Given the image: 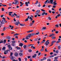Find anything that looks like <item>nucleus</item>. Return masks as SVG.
<instances>
[{"instance_id":"1","label":"nucleus","mask_w":61,"mask_h":61,"mask_svg":"<svg viewBox=\"0 0 61 61\" xmlns=\"http://www.w3.org/2000/svg\"><path fill=\"white\" fill-rule=\"evenodd\" d=\"M40 10H37L36 13V15H38L39 14V13H40Z\"/></svg>"},{"instance_id":"2","label":"nucleus","mask_w":61,"mask_h":61,"mask_svg":"<svg viewBox=\"0 0 61 61\" xmlns=\"http://www.w3.org/2000/svg\"><path fill=\"white\" fill-rule=\"evenodd\" d=\"M41 40V38H37L34 40L35 41H39Z\"/></svg>"},{"instance_id":"3","label":"nucleus","mask_w":61,"mask_h":61,"mask_svg":"<svg viewBox=\"0 0 61 61\" xmlns=\"http://www.w3.org/2000/svg\"><path fill=\"white\" fill-rule=\"evenodd\" d=\"M49 40H47L45 43V44H46V46H48V44L50 43L49 42Z\"/></svg>"},{"instance_id":"4","label":"nucleus","mask_w":61,"mask_h":61,"mask_svg":"<svg viewBox=\"0 0 61 61\" xmlns=\"http://www.w3.org/2000/svg\"><path fill=\"white\" fill-rule=\"evenodd\" d=\"M15 16H17V15L15 13H14L13 14L11 15V16L12 17H14V16H15Z\"/></svg>"},{"instance_id":"5","label":"nucleus","mask_w":61,"mask_h":61,"mask_svg":"<svg viewBox=\"0 0 61 61\" xmlns=\"http://www.w3.org/2000/svg\"><path fill=\"white\" fill-rule=\"evenodd\" d=\"M30 17V16H28L27 18L25 20V21L26 22V21H27L28 20V19H29Z\"/></svg>"},{"instance_id":"6","label":"nucleus","mask_w":61,"mask_h":61,"mask_svg":"<svg viewBox=\"0 0 61 61\" xmlns=\"http://www.w3.org/2000/svg\"><path fill=\"white\" fill-rule=\"evenodd\" d=\"M0 22L1 24H5V21H4V20H2L1 21V20H0Z\"/></svg>"},{"instance_id":"7","label":"nucleus","mask_w":61,"mask_h":61,"mask_svg":"<svg viewBox=\"0 0 61 61\" xmlns=\"http://www.w3.org/2000/svg\"><path fill=\"white\" fill-rule=\"evenodd\" d=\"M34 31V30H29L28 31H27V33H31V32H32Z\"/></svg>"},{"instance_id":"8","label":"nucleus","mask_w":61,"mask_h":61,"mask_svg":"<svg viewBox=\"0 0 61 61\" xmlns=\"http://www.w3.org/2000/svg\"><path fill=\"white\" fill-rule=\"evenodd\" d=\"M19 24H20V22L19 21L15 23V25H19Z\"/></svg>"},{"instance_id":"9","label":"nucleus","mask_w":61,"mask_h":61,"mask_svg":"<svg viewBox=\"0 0 61 61\" xmlns=\"http://www.w3.org/2000/svg\"><path fill=\"white\" fill-rule=\"evenodd\" d=\"M45 15H47V13H46L45 12H44L42 13V15H45Z\"/></svg>"},{"instance_id":"10","label":"nucleus","mask_w":61,"mask_h":61,"mask_svg":"<svg viewBox=\"0 0 61 61\" xmlns=\"http://www.w3.org/2000/svg\"><path fill=\"white\" fill-rule=\"evenodd\" d=\"M31 48H33V49H35L36 48L34 46V45H31Z\"/></svg>"},{"instance_id":"11","label":"nucleus","mask_w":61,"mask_h":61,"mask_svg":"<svg viewBox=\"0 0 61 61\" xmlns=\"http://www.w3.org/2000/svg\"><path fill=\"white\" fill-rule=\"evenodd\" d=\"M56 41H53L51 42V44H53H53L54 43H55V42H56Z\"/></svg>"},{"instance_id":"12","label":"nucleus","mask_w":61,"mask_h":61,"mask_svg":"<svg viewBox=\"0 0 61 61\" xmlns=\"http://www.w3.org/2000/svg\"><path fill=\"white\" fill-rule=\"evenodd\" d=\"M18 55V53H17V52H15L14 54L15 56H17Z\"/></svg>"},{"instance_id":"13","label":"nucleus","mask_w":61,"mask_h":61,"mask_svg":"<svg viewBox=\"0 0 61 61\" xmlns=\"http://www.w3.org/2000/svg\"><path fill=\"white\" fill-rule=\"evenodd\" d=\"M9 26L10 27V28H11H11L10 29H11V30H12V29H13V28H14V26H12L10 25Z\"/></svg>"},{"instance_id":"14","label":"nucleus","mask_w":61,"mask_h":61,"mask_svg":"<svg viewBox=\"0 0 61 61\" xmlns=\"http://www.w3.org/2000/svg\"><path fill=\"white\" fill-rule=\"evenodd\" d=\"M55 36V34H51L50 35L49 37H51L52 36Z\"/></svg>"},{"instance_id":"15","label":"nucleus","mask_w":61,"mask_h":61,"mask_svg":"<svg viewBox=\"0 0 61 61\" xmlns=\"http://www.w3.org/2000/svg\"><path fill=\"white\" fill-rule=\"evenodd\" d=\"M53 0H50V3H51L50 4H53Z\"/></svg>"},{"instance_id":"16","label":"nucleus","mask_w":61,"mask_h":61,"mask_svg":"<svg viewBox=\"0 0 61 61\" xmlns=\"http://www.w3.org/2000/svg\"><path fill=\"white\" fill-rule=\"evenodd\" d=\"M19 3L18 2H15V5H17L19 4Z\"/></svg>"},{"instance_id":"17","label":"nucleus","mask_w":61,"mask_h":61,"mask_svg":"<svg viewBox=\"0 0 61 61\" xmlns=\"http://www.w3.org/2000/svg\"><path fill=\"white\" fill-rule=\"evenodd\" d=\"M10 37L9 36H7L6 37V39H9L10 40Z\"/></svg>"},{"instance_id":"18","label":"nucleus","mask_w":61,"mask_h":61,"mask_svg":"<svg viewBox=\"0 0 61 61\" xmlns=\"http://www.w3.org/2000/svg\"><path fill=\"white\" fill-rule=\"evenodd\" d=\"M36 54H35L34 55V56H32V58H35V57H36Z\"/></svg>"},{"instance_id":"19","label":"nucleus","mask_w":61,"mask_h":61,"mask_svg":"<svg viewBox=\"0 0 61 61\" xmlns=\"http://www.w3.org/2000/svg\"><path fill=\"white\" fill-rule=\"evenodd\" d=\"M43 29L45 30L46 29V27H43L41 29V30H43Z\"/></svg>"},{"instance_id":"20","label":"nucleus","mask_w":61,"mask_h":61,"mask_svg":"<svg viewBox=\"0 0 61 61\" xmlns=\"http://www.w3.org/2000/svg\"><path fill=\"white\" fill-rule=\"evenodd\" d=\"M12 13H13V12H9V15L10 16H11V15H12V14H12Z\"/></svg>"},{"instance_id":"21","label":"nucleus","mask_w":61,"mask_h":61,"mask_svg":"<svg viewBox=\"0 0 61 61\" xmlns=\"http://www.w3.org/2000/svg\"><path fill=\"white\" fill-rule=\"evenodd\" d=\"M11 45L13 46H15V44H14V43H12L11 44Z\"/></svg>"},{"instance_id":"22","label":"nucleus","mask_w":61,"mask_h":61,"mask_svg":"<svg viewBox=\"0 0 61 61\" xmlns=\"http://www.w3.org/2000/svg\"><path fill=\"white\" fill-rule=\"evenodd\" d=\"M19 45H20V46H21V47L22 46H23V43H20Z\"/></svg>"},{"instance_id":"23","label":"nucleus","mask_w":61,"mask_h":61,"mask_svg":"<svg viewBox=\"0 0 61 61\" xmlns=\"http://www.w3.org/2000/svg\"><path fill=\"white\" fill-rule=\"evenodd\" d=\"M26 5V6H28V3H27V2H25V4Z\"/></svg>"},{"instance_id":"24","label":"nucleus","mask_w":61,"mask_h":61,"mask_svg":"<svg viewBox=\"0 0 61 61\" xmlns=\"http://www.w3.org/2000/svg\"><path fill=\"white\" fill-rule=\"evenodd\" d=\"M28 36L29 37V38H30V37H31V34H29Z\"/></svg>"},{"instance_id":"25","label":"nucleus","mask_w":61,"mask_h":61,"mask_svg":"<svg viewBox=\"0 0 61 61\" xmlns=\"http://www.w3.org/2000/svg\"><path fill=\"white\" fill-rule=\"evenodd\" d=\"M29 37H28V36H26V37L25 38V39H29Z\"/></svg>"},{"instance_id":"26","label":"nucleus","mask_w":61,"mask_h":61,"mask_svg":"<svg viewBox=\"0 0 61 61\" xmlns=\"http://www.w3.org/2000/svg\"><path fill=\"white\" fill-rule=\"evenodd\" d=\"M30 35H31V36H33L34 35H36V34L35 33H32V34H31Z\"/></svg>"},{"instance_id":"27","label":"nucleus","mask_w":61,"mask_h":61,"mask_svg":"<svg viewBox=\"0 0 61 61\" xmlns=\"http://www.w3.org/2000/svg\"><path fill=\"white\" fill-rule=\"evenodd\" d=\"M57 5V3L55 2H53V5Z\"/></svg>"},{"instance_id":"28","label":"nucleus","mask_w":61,"mask_h":61,"mask_svg":"<svg viewBox=\"0 0 61 61\" xmlns=\"http://www.w3.org/2000/svg\"><path fill=\"white\" fill-rule=\"evenodd\" d=\"M20 25H21V26H24V25H25V24H20Z\"/></svg>"},{"instance_id":"29","label":"nucleus","mask_w":61,"mask_h":61,"mask_svg":"<svg viewBox=\"0 0 61 61\" xmlns=\"http://www.w3.org/2000/svg\"><path fill=\"white\" fill-rule=\"evenodd\" d=\"M5 47H3L2 50H5Z\"/></svg>"},{"instance_id":"30","label":"nucleus","mask_w":61,"mask_h":61,"mask_svg":"<svg viewBox=\"0 0 61 61\" xmlns=\"http://www.w3.org/2000/svg\"><path fill=\"white\" fill-rule=\"evenodd\" d=\"M14 57L13 56H11V57L10 59H11V60H13L14 59Z\"/></svg>"},{"instance_id":"31","label":"nucleus","mask_w":61,"mask_h":61,"mask_svg":"<svg viewBox=\"0 0 61 61\" xmlns=\"http://www.w3.org/2000/svg\"><path fill=\"white\" fill-rule=\"evenodd\" d=\"M52 38V39H55V38H56V37L54 36H53L52 37H51Z\"/></svg>"},{"instance_id":"32","label":"nucleus","mask_w":61,"mask_h":61,"mask_svg":"<svg viewBox=\"0 0 61 61\" xmlns=\"http://www.w3.org/2000/svg\"><path fill=\"white\" fill-rule=\"evenodd\" d=\"M33 24L32 23H30V25H29L30 26H32V25H33Z\"/></svg>"},{"instance_id":"33","label":"nucleus","mask_w":61,"mask_h":61,"mask_svg":"<svg viewBox=\"0 0 61 61\" xmlns=\"http://www.w3.org/2000/svg\"><path fill=\"white\" fill-rule=\"evenodd\" d=\"M16 48H17V49H21L20 47H19L18 46L16 47Z\"/></svg>"},{"instance_id":"34","label":"nucleus","mask_w":61,"mask_h":61,"mask_svg":"<svg viewBox=\"0 0 61 61\" xmlns=\"http://www.w3.org/2000/svg\"><path fill=\"white\" fill-rule=\"evenodd\" d=\"M29 19H30V21H32L33 20V18L32 17H30L29 18Z\"/></svg>"},{"instance_id":"35","label":"nucleus","mask_w":61,"mask_h":61,"mask_svg":"<svg viewBox=\"0 0 61 61\" xmlns=\"http://www.w3.org/2000/svg\"><path fill=\"white\" fill-rule=\"evenodd\" d=\"M45 40H43V41H42V43H45Z\"/></svg>"},{"instance_id":"36","label":"nucleus","mask_w":61,"mask_h":61,"mask_svg":"<svg viewBox=\"0 0 61 61\" xmlns=\"http://www.w3.org/2000/svg\"><path fill=\"white\" fill-rule=\"evenodd\" d=\"M4 52H5V53H8V51H7V50H5L4 51Z\"/></svg>"},{"instance_id":"37","label":"nucleus","mask_w":61,"mask_h":61,"mask_svg":"<svg viewBox=\"0 0 61 61\" xmlns=\"http://www.w3.org/2000/svg\"><path fill=\"white\" fill-rule=\"evenodd\" d=\"M26 46L24 45V48H25V49H26Z\"/></svg>"},{"instance_id":"38","label":"nucleus","mask_w":61,"mask_h":61,"mask_svg":"<svg viewBox=\"0 0 61 61\" xmlns=\"http://www.w3.org/2000/svg\"><path fill=\"white\" fill-rule=\"evenodd\" d=\"M2 19L4 20V21L5 22V18L4 17H3L2 18Z\"/></svg>"},{"instance_id":"39","label":"nucleus","mask_w":61,"mask_h":61,"mask_svg":"<svg viewBox=\"0 0 61 61\" xmlns=\"http://www.w3.org/2000/svg\"><path fill=\"white\" fill-rule=\"evenodd\" d=\"M5 28H6V27H4L3 29V31H4L5 30Z\"/></svg>"},{"instance_id":"40","label":"nucleus","mask_w":61,"mask_h":61,"mask_svg":"<svg viewBox=\"0 0 61 61\" xmlns=\"http://www.w3.org/2000/svg\"><path fill=\"white\" fill-rule=\"evenodd\" d=\"M19 55L20 56H22V55H23V54L22 53H20L19 54Z\"/></svg>"},{"instance_id":"41","label":"nucleus","mask_w":61,"mask_h":61,"mask_svg":"<svg viewBox=\"0 0 61 61\" xmlns=\"http://www.w3.org/2000/svg\"><path fill=\"white\" fill-rule=\"evenodd\" d=\"M48 0H47L46 1H45V2H44V3L45 4H46V3H47V2H48Z\"/></svg>"},{"instance_id":"42","label":"nucleus","mask_w":61,"mask_h":61,"mask_svg":"<svg viewBox=\"0 0 61 61\" xmlns=\"http://www.w3.org/2000/svg\"><path fill=\"white\" fill-rule=\"evenodd\" d=\"M9 50H12V48L11 47L9 48Z\"/></svg>"},{"instance_id":"43","label":"nucleus","mask_w":61,"mask_h":61,"mask_svg":"<svg viewBox=\"0 0 61 61\" xmlns=\"http://www.w3.org/2000/svg\"><path fill=\"white\" fill-rule=\"evenodd\" d=\"M28 51L29 52H31L32 51V50H30Z\"/></svg>"},{"instance_id":"44","label":"nucleus","mask_w":61,"mask_h":61,"mask_svg":"<svg viewBox=\"0 0 61 61\" xmlns=\"http://www.w3.org/2000/svg\"><path fill=\"white\" fill-rule=\"evenodd\" d=\"M48 19H49V20H51V19L50 17H48Z\"/></svg>"},{"instance_id":"45","label":"nucleus","mask_w":61,"mask_h":61,"mask_svg":"<svg viewBox=\"0 0 61 61\" xmlns=\"http://www.w3.org/2000/svg\"><path fill=\"white\" fill-rule=\"evenodd\" d=\"M3 43H4V42L3 41H0V44Z\"/></svg>"},{"instance_id":"46","label":"nucleus","mask_w":61,"mask_h":61,"mask_svg":"<svg viewBox=\"0 0 61 61\" xmlns=\"http://www.w3.org/2000/svg\"><path fill=\"white\" fill-rule=\"evenodd\" d=\"M58 52H59V51H58V50H56V54H58Z\"/></svg>"},{"instance_id":"47","label":"nucleus","mask_w":61,"mask_h":61,"mask_svg":"<svg viewBox=\"0 0 61 61\" xmlns=\"http://www.w3.org/2000/svg\"><path fill=\"white\" fill-rule=\"evenodd\" d=\"M50 4V1H49V0H48V1L47 2V4Z\"/></svg>"},{"instance_id":"48","label":"nucleus","mask_w":61,"mask_h":61,"mask_svg":"<svg viewBox=\"0 0 61 61\" xmlns=\"http://www.w3.org/2000/svg\"><path fill=\"white\" fill-rule=\"evenodd\" d=\"M11 46H10V45H9L8 46V48H10V47H11Z\"/></svg>"},{"instance_id":"49","label":"nucleus","mask_w":61,"mask_h":61,"mask_svg":"<svg viewBox=\"0 0 61 61\" xmlns=\"http://www.w3.org/2000/svg\"><path fill=\"white\" fill-rule=\"evenodd\" d=\"M54 55H51L50 56V57H54Z\"/></svg>"},{"instance_id":"50","label":"nucleus","mask_w":61,"mask_h":61,"mask_svg":"<svg viewBox=\"0 0 61 61\" xmlns=\"http://www.w3.org/2000/svg\"><path fill=\"white\" fill-rule=\"evenodd\" d=\"M58 49H60L61 47L60 46H58Z\"/></svg>"},{"instance_id":"51","label":"nucleus","mask_w":61,"mask_h":61,"mask_svg":"<svg viewBox=\"0 0 61 61\" xmlns=\"http://www.w3.org/2000/svg\"><path fill=\"white\" fill-rule=\"evenodd\" d=\"M18 34L17 33H16L14 35V36H17L18 35Z\"/></svg>"},{"instance_id":"52","label":"nucleus","mask_w":61,"mask_h":61,"mask_svg":"<svg viewBox=\"0 0 61 61\" xmlns=\"http://www.w3.org/2000/svg\"><path fill=\"white\" fill-rule=\"evenodd\" d=\"M9 6H11L12 5V4H11V3H10L9 4Z\"/></svg>"},{"instance_id":"53","label":"nucleus","mask_w":61,"mask_h":61,"mask_svg":"<svg viewBox=\"0 0 61 61\" xmlns=\"http://www.w3.org/2000/svg\"><path fill=\"white\" fill-rule=\"evenodd\" d=\"M12 43H15V41H13L12 42Z\"/></svg>"},{"instance_id":"54","label":"nucleus","mask_w":61,"mask_h":61,"mask_svg":"<svg viewBox=\"0 0 61 61\" xmlns=\"http://www.w3.org/2000/svg\"><path fill=\"white\" fill-rule=\"evenodd\" d=\"M58 32H59V31H56L55 32V33H56V34H58Z\"/></svg>"},{"instance_id":"55","label":"nucleus","mask_w":61,"mask_h":61,"mask_svg":"<svg viewBox=\"0 0 61 61\" xmlns=\"http://www.w3.org/2000/svg\"><path fill=\"white\" fill-rule=\"evenodd\" d=\"M4 8H2V11H4Z\"/></svg>"},{"instance_id":"56","label":"nucleus","mask_w":61,"mask_h":61,"mask_svg":"<svg viewBox=\"0 0 61 61\" xmlns=\"http://www.w3.org/2000/svg\"><path fill=\"white\" fill-rule=\"evenodd\" d=\"M54 59H58V57H55L54 58Z\"/></svg>"},{"instance_id":"57","label":"nucleus","mask_w":61,"mask_h":61,"mask_svg":"<svg viewBox=\"0 0 61 61\" xmlns=\"http://www.w3.org/2000/svg\"><path fill=\"white\" fill-rule=\"evenodd\" d=\"M39 32H38V33H36V35H38L39 34Z\"/></svg>"},{"instance_id":"58","label":"nucleus","mask_w":61,"mask_h":61,"mask_svg":"<svg viewBox=\"0 0 61 61\" xmlns=\"http://www.w3.org/2000/svg\"><path fill=\"white\" fill-rule=\"evenodd\" d=\"M60 15H61L60 14H58V15H57V16H58V17H59V16H60Z\"/></svg>"},{"instance_id":"59","label":"nucleus","mask_w":61,"mask_h":61,"mask_svg":"<svg viewBox=\"0 0 61 61\" xmlns=\"http://www.w3.org/2000/svg\"><path fill=\"white\" fill-rule=\"evenodd\" d=\"M48 61H51V60L50 59H47Z\"/></svg>"},{"instance_id":"60","label":"nucleus","mask_w":61,"mask_h":61,"mask_svg":"<svg viewBox=\"0 0 61 61\" xmlns=\"http://www.w3.org/2000/svg\"><path fill=\"white\" fill-rule=\"evenodd\" d=\"M13 55V53L12 52H11L10 54V56H12Z\"/></svg>"},{"instance_id":"61","label":"nucleus","mask_w":61,"mask_h":61,"mask_svg":"<svg viewBox=\"0 0 61 61\" xmlns=\"http://www.w3.org/2000/svg\"><path fill=\"white\" fill-rule=\"evenodd\" d=\"M34 22H35V21H34V20H33L32 21V23H33V24L34 23Z\"/></svg>"},{"instance_id":"62","label":"nucleus","mask_w":61,"mask_h":61,"mask_svg":"<svg viewBox=\"0 0 61 61\" xmlns=\"http://www.w3.org/2000/svg\"><path fill=\"white\" fill-rule=\"evenodd\" d=\"M19 61H21V58H19Z\"/></svg>"},{"instance_id":"63","label":"nucleus","mask_w":61,"mask_h":61,"mask_svg":"<svg viewBox=\"0 0 61 61\" xmlns=\"http://www.w3.org/2000/svg\"><path fill=\"white\" fill-rule=\"evenodd\" d=\"M44 51V48L42 49L41 50V51Z\"/></svg>"},{"instance_id":"64","label":"nucleus","mask_w":61,"mask_h":61,"mask_svg":"<svg viewBox=\"0 0 61 61\" xmlns=\"http://www.w3.org/2000/svg\"><path fill=\"white\" fill-rule=\"evenodd\" d=\"M58 60L57 59H55L54 60V61H58Z\"/></svg>"}]
</instances>
